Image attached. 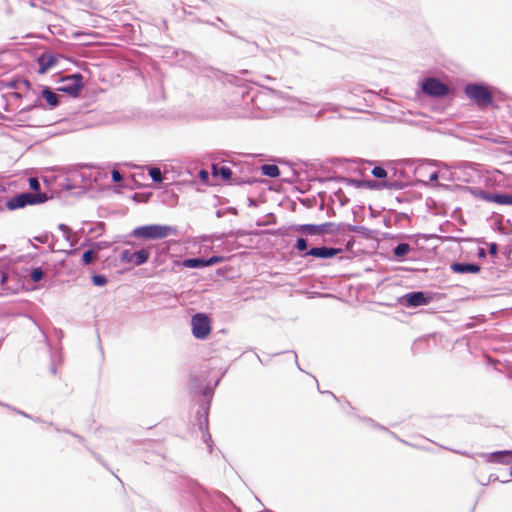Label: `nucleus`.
I'll list each match as a JSON object with an SVG mask.
<instances>
[{
    "label": "nucleus",
    "mask_w": 512,
    "mask_h": 512,
    "mask_svg": "<svg viewBox=\"0 0 512 512\" xmlns=\"http://www.w3.org/2000/svg\"><path fill=\"white\" fill-rule=\"evenodd\" d=\"M176 233L175 228L168 225H144L133 230V236L142 239H163Z\"/></svg>",
    "instance_id": "obj_1"
},
{
    "label": "nucleus",
    "mask_w": 512,
    "mask_h": 512,
    "mask_svg": "<svg viewBox=\"0 0 512 512\" xmlns=\"http://www.w3.org/2000/svg\"><path fill=\"white\" fill-rule=\"evenodd\" d=\"M47 195L44 193H21L17 194L6 201V208L10 211L21 209L27 205H35L47 201Z\"/></svg>",
    "instance_id": "obj_2"
},
{
    "label": "nucleus",
    "mask_w": 512,
    "mask_h": 512,
    "mask_svg": "<svg viewBox=\"0 0 512 512\" xmlns=\"http://www.w3.org/2000/svg\"><path fill=\"white\" fill-rule=\"evenodd\" d=\"M60 86L57 91L68 94L71 97H78L84 88L83 76L80 73L64 76L60 79Z\"/></svg>",
    "instance_id": "obj_3"
},
{
    "label": "nucleus",
    "mask_w": 512,
    "mask_h": 512,
    "mask_svg": "<svg viewBox=\"0 0 512 512\" xmlns=\"http://www.w3.org/2000/svg\"><path fill=\"white\" fill-rule=\"evenodd\" d=\"M465 93L480 107H487L493 100L491 92L482 85L469 84L465 87Z\"/></svg>",
    "instance_id": "obj_4"
},
{
    "label": "nucleus",
    "mask_w": 512,
    "mask_h": 512,
    "mask_svg": "<svg viewBox=\"0 0 512 512\" xmlns=\"http://www.w3.org/2000/svg\"><path fill=\"white\" fill-rule=\"evenodd\" d=\"M192 334L197 339H205L211 333V321L204 313H197L191 319Z\"/></svg>",
    "instance_id": "obj_5"
},
{
    "label": "nucleus",
    "mask_w": 512,
    "mask_h": 512,
    "mask_svg": "<svg viewBox=\"0 0 512 512\" xmlns=\"http://www.w3.org/2000/svg\"><path fill=\"white\" fill-rule=\"evenodd\" d=\"M422 91L432 97H444L449 88L436 78H427L422 82Z\"/></svg>",
    "instance_id": "obj_6"
},
{
    "label": "nucleus",
    "mask_w": 512,
    "mask_h": 512,
    "mask_svg": "<svg viewBox=\"0 0 512 512\" xmlns=\"http://www.w3.org/2000/svg\"><path fill=\"white\" fill-rule=\"evenodd\" d=\"M224 260V257L221 256H213L209 259H201V258H190L185 259L182 262V266L185 268H200L212 266L214 264L220 263Z\"/></svg>",
    "instance_id": "obj_7"
},
{
    "label": "nucleus",
    "mask_w": 512,
    "mask_h": 512,
    "mask_svg": "<svg viewBox=\"0 0 512 512\" xmlns=\"http://www.w3.org/2000/svg\"><path fill=\"white\" fill-rule=\"evenodd\" d=\"M38 65L40 74H45L49 69L54 67L58 62V56L53 53L45 52L38 57Z\"/></svg>",
    "instance_id": "obj_8"
},
{
    "label": "nucleus",
    "mask_w": 512,
    "mask_h": 512,
    "mask_svg": "<svg viewBox=\"0 0 512 512\" xmlns=\"http://www.w3.org/2000/svg\"><path fill=\"white\" fill-rule=\"evenodd\" d=\"M341 250L330 247H314L308 250L304 256H313L317 258H332L337 255Z\"/></svg>",
    "instance_id": "obj_9"
},
{
    "label": "nucleus",
    "mask_w": 512,
    "mask_h": 512,
    "mask_svg": "<svg viewBox=\"0 0 512 512\" xmlns=\"http://www.w3.org/2000/svg\"><path fill=\"white\" fill-rule=\"evenodd\" d=\"M488 462L490 463H501V464H511L512 463V451L504 450L497 451L489 454Z\"/></svg>",
    "instance_id": "obj_10"
},
{
    "label": "nucleus",
    "mask_w": 512,
    "mask_h": 512,
    "mask_svg": "<svg viewBox=\"0 0 512 512\" xmlns=\"http://www.w3.org/2000/svg\"><path fill=\"white\" fill-rule=\"evenodd\" d=\"M482 198L487 202H493L499 205H512V194L485 193Z\"/></svg>",
    "instance_id": "obj_11"
},
{
    "label": "nucleus",
    "mask_w": 512,
    "mask_h": 512,
    "mask_svg": "<svg viewBox=\"0 0 512 512\" xmlns=\"http://www.w3.org/2000/svg\"><path fill=\"white\" fill-rule=\"evenodd\" d=\"M451 270L455 273H460V274H465V273L476 274V273L480 272L481 267L477 264L453 263L451 265Z\"/></svg>",
    "instance_id": "obj_12"
},
{
    "label": "nucleus",
    "mask_w": 512,
    "mask_h": 512,
    "mask_svg": "<svg viewBox=\"0 0 512 512\" xmlns=\"http://www.w3.org/2000/svg\"><path fill=\"white\" fill-rule=\"evenodd\" d=\"M405 298L407 304L413 307L426 305L428 303V299L425 297L423 292H412L407 294Z\"/></svg>",
    "instance_id": "obj_13"
},
{
    "label": "nucleus",
    "mask_w": 512,
    "mask_h": 512,
    "mask_svg": "<svg viewBox=\"0 0 512 512\" xmlns=\"http://www.w3.org/2000/svg\"><path fill=\"white\" fill-rule=\"evenodd\" d=\"M41 96L43 99H45V101L51 108H54L59 104L58 95L54 93L49 87H45L42 90Z\"/></svg>",
    "instance_id": "obj_14"
},
{
    "label": "nucleus",
    "mask_w": 512,
    "mask_h": 512,
    "mask_svg": "<svg viewBox=\"0 0 512 512\" xmlns=\"http://www.w3.org/2000/svg\"><path fill=\"white\" fill-rule=\"evenodd\" d=\"M150 252L148 249H141L133 252V264L136 266L142 265L149 259Z\"/></svg>",
    "instance_id": "obj_15"
},
{
    "label": "nucleus",
    "mask_w": 512,
    "mask_h": 512,
    "mask_svg": "<svg viewBox=\"0 0 512 512\" xmlns=\"http://www.w3.org/2000/svg\"><path fill=\"white\" fill-rule=\"evenodd\" d=\"M302 233L309 234V235H318L322 234L324 232V226L323 225H302L299 229Z\"/></svg>",
    "instance_id": "obj_16"
},
{
    "label": "nucleus",
    "mask_w": 512,
    "mask_h": 512,
    "mask_svg": "<svg viewBox=\"0 0 512 512\" xmlns=\"http://www.w3.org/2000/svg\"><path fill=\"white\" fill-rule=\"evenodd\" d=\"M261 171L264 175L272 178H276L280 175V169L275 164H264L261 167Z\"/></svg>",
    "instance_id": "obj_17"
},
{
    "label": "nucleus",
    "mask_w": 512,
    "mask_h": 512,
    "mask_svg": "<svg viewBox=\"0 0 512 512\" xmlns=\"http://www.w3.org/2000/svg\"><path fill=\"white\" fill-rule=\"evenodd\" d=\"M213 174L220 175L224 180H230L232 177V170L227 166H213Z\"/></svg>",
    "instance_id": "obj_18"
},
{
    "label": "nucleus",
    "mask_w": 512,
    "mask_h": 512,
    "mask_svg": "<svg viewBox=\"0 0 512 512\" xmlns=\"http://www.w3.org/2000/svg\"><path fill=\"white\" fill-rule=\"evenodd\" d=\"M410 250V247L407 243H400L394 249V255L396 257L405 256Z\"/></svg>",
    "instance_id": "obj_19"
},
{
    "label": "nucleus",
    "mask_w": 512,
    "mask_h": 512,
    "mask_svg": "<svg viewBox=\"0 0 512 512\" xmlns=\"http://www.w3.org/2000/svg\"><path fill=\"white\" fill-rule=\"evenodd\" d=\"M149 175L155 182H161L163 180L162 172L158 167L149 168Z\"/></svg>",
    "instance_id": "obj_20"
},
{
    "label": "nucleus",
    "mask_w": 512,
    "mask_h": 512,
    "mask_svg": "<svg viewBox=\"0 0 512 512\" xmlns=\"http://www.w3.org/2000/svg\"><path fill=\"white\" fill-rule=\"evenodd\" d=\"M96 257V254L93 250L85 251L82 255V263L85 265L90 264Z\"/></svg>",
    "instance_id": "obj_21"
},
{
    "label": "nucleus",
    "mask_w": 512,
    "mask_h": 512,
    "mask_svg": "<svg viewBox=\"0 0 512 512\" xmlns=\"http://www.w3.org/2000/svg\"><path fill=\"white\" fill-rule=\"evenodd\" d=\"M372 175L376 178H385L387 176V171L380 166H376L372 169Z\"/></svg>",
    "instance_id": "obj_22"
},
{
    "label": "nucleus",
    "mask_w": 512,
    "mask_h": 512,
    "mask_svg": "<svg viewBox=\"0 0 512 512\" xmlns=\"http://www.w3.org/2000/svg\"><path fill=\"white\" fill-rule=\"evenodd\" d=\"M43 271L40 268H36L32 271L30 277L34 282H39L43 278Z\"/></svg>",
    "instance_id": "obj_23"
},
{
    "label": "nucleus",
    "mask_w": 512,
    "mask_h": 512,
    "mask_svg": "<svg viewBox=\"0 0 512 512\" xmlns=\"http://www.w3.org/2000/svg\"><path fill=\"white\" fill-rule=\"evenodd\" d=\"M121 261L126 263H133V252L129 250L122 251Z\"/></svg>",
    "instance_id": "obj_24"
},
{
    "label": "nucleus",
    "mask_w": 512,
    "mask_h": 512,
    "mask_svg": "<svg viewBox=\"0 0 512 512\" xmlns=\"http://www.w3.org/2000/svg\"><path fill=\"white\" fill-rule=\"evenodd\" d=\"M295 248L298 251H306L307 248H308V243H307V241L304 238H299L296 241Z\"/></svg>",
    "instance_id": "obj_25"
},
{
    "label": "nucleus",
    "mask_w": 512,
    "mask_h": 512,
    "mask_svg": "<svg viewBox=\"0 0 512 512\" xmlns=\"http://www.w3.org/2000/svg\"><path fill=\"white\" fill-rule=\"evenodd\" d=\"M29 186L33 191L38 192L40 190V183L35 177L29 178Z\"/></svg>",
    "instance_id": "obj_26"
},
{
    "label": "nucleus",
    "mask_w": 512,
    "mask_h": 512,
    "mask_svg": "<svg viewBox=\"0 0 512 512\" xmlns=\"http://www.w3.org/2000/svg\"><path fill=\"white\" fill-rule=\"evenodd\" d=\"M93 283L97 286H103L106 284V278L102 275H94L92 277Z\"/></svg>",
    "instance_id": "obj_27"
},
{
    "label": "nucleus",
    "mask_w": 512,
    "mask_h": 512,
    "mask_svg": "<svg viewBox=\"0 0 512 512\" xmlns=\"http://www.w3.org/2000/svg\"><path fill=\"white\" fill-rule=\"evenodd\" d=\"M498 252V245L496 243H491L489 245V254L492 256H496Z\"/></svg>",
    "instance_id": "obj_28"
},
{
    "label": "nucleus",
    "mask_w": 512,
    "mask_h": 512,
    "mask_svg": "<svg viewBox=\"0 0 512 512\" xmlns=\"http://www.w3.org/2000/svg\"><path fill=\"white\" fill-rule=\"evenodd\" d=\"M112 179L114 182H120L122 180V175L118 170L112 171Z\"/></svg>",
    "instance_id": "obj_29"
},
{
    "label": "nucleus",
    "mask_w": 512,
    "mask_h": 512,
    "mask_svg": "<svg viewBox=\"0 0 512 512\" xmlns=\"http://www.w3.org/2000/svg\"><path fill=\"white\" fill-rule=\"evenodd\" d=\"M430 181H436L438 180V173L437 172H434L430 175L429 177Z\"/></svg>",
    "instance_id": "obj_30"
},
{
    "label": "nucleus",
    "mask_w": 512,
    "mask_h": 512,
    "mask_svg": "<svg viewBox=\"0 0 512 512\" xmlns=\"http://www.w3.org/2000/svg\"><path fill=\"white\" fill-rule=\"evenodd\" d=\"M478 256L480 258H484L486 256L485 250L483 248H480L478 251Z\"/></svg>",
    "instance_id": "obj_31"
}]
</instances>
